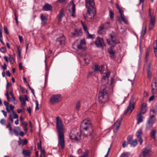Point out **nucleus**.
I'll return each instance as SVG.
<instances>
[{
  "mask_svg": "<svg viewBox=\"0 0 157 157\" xmlns=\"http://www.w3.org/2000/svg\"><path fill=\"white\" fill-rule=\"evenodd\" d=\"M56 128L58 134V145H60L62 149H63L65 146L63 125L61 119L59 116L56 117Z\"/></svg>",
  "mask_w": 157,
  "mask_h": 157,
  "instance_id": "1",
  "label": "nucleus"
},
{
  "mask_svg": "<svg viewBox=\"0 0 157 157\" xmlns=\"http://www.w3.org/2000/svg\"><path fill=\"white\" fill-rule=\"evenodd\" d=\"M81 134L87 136L91 134L93 131L92 126L89 119L84 120L81 122L80 125Z\"/></svg>",
  "mask_w": 157,
  "mask_h": 157,
  "instance_id": "2",
  "label": "nucleus"
},
{
  "mask_svg": "<svg viewBox=\"0 0 157 157\" xmlns=\"http://www.w3.org/2000/svg\"><path fill=\"white\" fill-rule=\"evenodd\" d=\"M110 38L107 40L108 44L111 46L110 48L108 50V52L109 54L110 57L114 59L115 57V52L113 51L112 48V47L115 46L116 44L119 43V40L116 38L115 34H110L109 35Z\"/></svg>",
  "mask_w": 157,
  "mask_h": 157,
  "instance_id": "3",
  "label": "nucleus"
},
{
  "mask_svg": "<svg viewBox=\"0 0 157 157\" xmlns=\"http://www.w3.org/2000/svg\"><path fill=\"white\" fill-rule=\"evenodd\" d=\"M86 6L87 8V12L84 17L91 19L93 18L95 14V9L94 8L95 3L94 0H86Z\"/></svg>",
  "mask_w": 157,
  "mask_h": 157,
  "instance_id": "4",
  "label": "nucleus"
},
{
  "mask_svg": "<svg viewBox=\"0 0 157 157\" xmlns=\"http://www.w3.org/2000/svg\"><path fill=\"white\" fill-rule=\"evenodd\" d=\"M105 85L101 86L98 94L99 101L101 103H105L109 100V94Z\"/></svg>",
  "mask_w": 157,
  "mask_h": 157,
  "instance_id": "5",
  "label": "nucleus"
},
{
  "mask_svg": "<svg viewBox=\"0 0 157 157\" xmlns=\"http://www.w3.org/2000/svg\"><path fill=\"white\" fill-rule=\"evenodd\" d=\"M67 9L69 11L71 15L73 17H75V5L72 1L68 4Z\"/></svg>",
  "mask_w": 157,
  "mask_h": 157,
  "instance_id": "6",
  "label": "nucleus"
},
{
  "mask_svg": "<svg viewBox=\"0 0 157 157\" xmlns=\"http://www.w3.org/2000/svg\"><path fill=\"white\" fill-rule=\"evenodd\" d=\"M62 99L60 94H54L51 97L50 102L52 104H54L60 102Z\"/></svg>",
  "mask_w": 157,
  "mask_h": 157,
  "instance_id": "7",
  "label": "nucleus"
},
{
  "mask_svg": "<svg viewBox=\"0 0 157 157\" xmlns=\"http://www.w3.org/2000/svg\"><path fill=\"white\" fill-rule=\"evenodd\" d=\"M134 96H132V97L130 100L128 106L126 111H125V113H126L129 110H130V113H131L132 111L135 108V102L134 101Z\"/></svg>",
  "mask_w": 157,
  "mask_h": 157,
  "instance_id": "8",
  "label": "nucleus"
},
{
  "mask_svg": "<svg viewBox=\"0 0 157 157\" xmlns=\"http://www.w3.org/2000/svg\"><path fill=\"white\" fill-rule=\"evenodd\" d=\"M151 151L148 146H146L142 151V155L144 157H147L150 156Z\"/></svg>",
  "mask_w": 157,
  "mask_h": 157,
  "instance_id": "9",
  "label": "nucleus"
},
{
  "mask_svg": "<svg viewBox=\"0 0 157 157\" xmlns=\"http://www.w3.org/2000/svg\"><path fill=\"white\" fill-rule=\"evenodd\" d=\"M95 43L98 47H100L102 48H103V46L104 45V44L103 40L102 38L99 37L97 38Z\"/></svg>",
  "mask_w": 157,
  "mask_h": 157,
  "instance_id": "10",
  "label": "nucleus"
},
{
  "mask_svg": "<svg viewBox=\"0 0 157 157\" xmlns=\"http://www.w3.org/2000/svg\"><path fill=\"white\" fill-rule=\"evenodd\" d=\"M142 134L143 132L141 129L138 130L136 132V135L137 138H139V141L140 145L142 144L143 142V140L141 138Z\"/></svg>",
  "mask_w": 157,
  "mask_h": 157,
  "instance_id": "11",
  "label": "nucleus"
},
{
  "mask_svg": "<svg viewBox=\"0 0 157 157\" xmlns=\"http://www.w3.org/2000/svg\"><path fill=\"white\" fill-rule=\"evenodd\" d=\"M151 86L152 93L155 94L157 91V82L156 79H153V82L151 84Z\"/></svg>",
  "mask_w": 157,
  "mask_h": 157,
  "instance_id": "12",
  "label": "nucleus"
},
{
  "mask_svg": "<svg viewBox=\"0 0 157 157\" xmlns=\"http://www.w3.org/2000/svg\"><path fill=\"white\" fill-rule=\"evenodd\" d=\"M66 38L63 35L57 38L56 39V42L58 43L60 45H64L65 43Z\"/></svg>",
  "mask_w": 157,
  "mask_h": 157,
  "instance_id": "13",
  "label": "nucleus"
},
{
  "mask_svg": "<svg viewBox=\"0 0 157 157\" xmlns=\"http://www.w3.org/2000/svg\"><path fill=\"white\" fill-rule=\"evenodd\" d=\"M121 119H120V120H117L113 125V131L114 132H116L119 128L121 124Z\"/></svg>",
  "mask_w": 157,
  "mask_h": 157,
  "instance_id": "14",
  "label": "nucleus"
},
{
  "mask_svg": "<svg viewBox=\"0 0 157 157\" xmlns=\"http://www.w3.org/2000/svg\"><path fill=\"white\" fill-rule=\"evenodd\" d=\"M110 73L107 72L105 75H103L102 78V82L104 84H107L109 81V78L110 75Z\"/></svg>",
  "mask_w": 157,
  "mask_h": 157,
  "instance_id": "15",
  "label": "nucleus"
},
{
  "mask_svg": "<svg viewBox=\"0 0 157 157\" xmlns=\"http://www.w3.org/2000/svg\"><path fill=\"white\" fill-rule=\"evenodd\" d=\"M86 49V42L85 39L83 38L80 40V44H79V49L85 50Z\"/></svg>",
  "mask_w": 157,
  "mask_h": 157,
  "instance_id": "16",
  "label": "nucleus"
},
{
  "mask_svg": "<svg viewBox=\"0 0 157 157\" xmlns=\"http://www.w3.org/2000/svg\"><path fill=\"white\" fill-rule=\"evenodd\" d=\"M147 105L146 103H143L141 106V110L139 113H141L142 114H145L147 110Z\"/></svg>",
  "mask_w": 157,
  "mask_h": 157,
  "instance_id": "17",
  "label": "nucleus"
},
{
  "mask_svg": "<svg viewBox=\"0 0 157 157\" xmlns=\"http://www.w3.org/2000/svg\"><path fill=\"white\" fill-rule=\"evenodd\" d=\"M72 48L73 52H77L78 49V40L74 42L72 45Z\"/></svg>",
  "mask_w": 157,
  "mask_h": 157,
  "instance_id": "18",
  "label": "nucleus"
},
{
  "mask_svg": "<svg viewBox=\"0 0 157 157\" xmlns=\"http://www.w3.org/2000/svg\"><path fill=\"white\" fill-rule=\"evenodd\" d=\"M154 121H151L148 120L146 124V128L147 129H150L154 123Z\"/></svg>",
  "mask_w": 157,
  "mask_h": 157,
  "instance_id": "19",
  "label": "nucleus"
},
{
  "mask_svg": "<svg viewBox=\"0 0 157 157\" xmlns=\"http://www.w3.org/2000/svg\"><path fill=\"white\" fill-rule=\"evenodd\" d=\"M87 56H86L85 58H83L82 57L80 56L79 62H84L86 65L88 64L89 63L90 59L87 58Z\"/></svg>",
  "mask_w": 157,
  "mask_h": 157,
  "instance_id": "20",
  "label": "nucleus"
},
{
  "mask_svg": "<svg viewBox=\"0 0 157 157\" xmlns=\"http://www.w3.org/2000/svg\"><path fill=\"white\" fill-rule=\"evenodd\" d=\"M142 114L139 113L136 115V119L137 120V124H139L140 123L143 121V117L141 115Z\"/></svg>",
  "mask_w": 157,
  "mask_h": 157,
  "instance_id": "21",
  "label": "nucleus"
},
{
  "mask_svg": "<svg viewBox=\"0 0 157 157\" xmlns=\"http://www.w3.org/2000/svg\"><path fill=\"white\" fill-rule=\"evenodd\" d=\"M52 8L51 6L48 3H46L43 6V9L44 11L50 10Z\"/></svg>",
  "mask_w": 157,
  "mask_h": 157,
  "instance_id": "22",
  "label": "nucleus"
},
{
  "mask_svg": "<svg viewBox=\"0 0 157 157\" xmlns=\"http://www.w3.org/2000/svg\"><path fill=\"white\" fill-rule=\"evenodd\" d=\"M18 143L19 145L21 144L23 146L27 143L28 141L27 139H25L23 141L22 140H21V138H19V141H18Z\"/></svg>",
  "mask_w": 157,
  "mask_h": 157,
  "instance_id": "23",
  "label": "nucleus"
},
{
  "mask_svg": "<svg viewBox=\"0 0 157 157\" xmlns=\"http://www.w3.org/2000/svg\"><path fill=\"white\" fill-rule=\"evenodd\" d=\"M64 11L63 9H62L60 10L59 14L58 15V17L59 18V20L60 21L62 19V18L64 16Z\"/></svg>",
  "mask_w": 157,
  "mask_h": 157,
  "instance_id": "24",
  "label": "nucleus"
},
{
  "mask_svg": "<svg viewBox=\"0 0 157 157\" xmlns=\"http://www.w3.org/2000/svg\"><path fill=\"white\" fill-rule=\"evenodd\" d=\"M156 134V132L155 129H153L151 130L150 133V136L151 137L154 139V140L155 139V135Z\"/></svg>",
  "mask_w": 157,
  "mask_h": 157,
  "instance_id": "25",
  "label": "nucleus"
},
{
  "mask_svg": "<svg viewBox=\"0 0 157 157\" xmlns=\"http://www.w3.org/2000/svg\"><path fill=\"white\" fill-rule=\"evenodd\" d=\"M23 154L25 156H30V152L29 150H24L22 151Z\"/></svg>",
  "mask_w": 157,
  "mask_h": 157,
  "instance_id": "26",
  "label": "nucleus"
},
{
  "mask_svg": "<svg viewBox=\"0 0 157 157\" xmlns=\"http://www.w3.org/2000/svg\"><path fill=\"white\" fill-rule=\"evenodd\" d=\"M103 67V65H102L101 66V67H99V66L96 64H95L93 67H92V68L95 72H96L98 71V70L100 69V67L101 68Z\"/></svg>",
  "mask_w": 157,
  "mask_h": 157,
  "instance_id": "27",
  "label": "nucleus"
},
{
  "mask_svg": "<svg viewBox=\"0 0 157 157\" xmlns=\"http://www.w3.org/2000/svg\"><path fill=\"white\" fill-rule=\"evenodd\" d=\"M81 25L82 26L83 29L85 32H86L88 30L87 25L86 23L85 22L83 21L82 20L81 21Z\"/></svg>",
  "mask_w": 157,
  "mask_h": 157,
  "instance_id": "28",
  "label": "nucleus"
},
{
  "mask_svg": "<svg viewBox=\"0 0 157 157\" xmlns=\"http://www.w3.org/2000/svg\"><path fill=\"white\" fill-rule=\"evenodd\" d=\"M146 27L147 26L146 24L145 23H144L143 24V30L141 32V35H143V36H144L146 33Z\"/></svg>",
  "mask_w": 157,
  "mask_h": 157,
  "instance_id": "29",
  "label": "nucleus"
},
{
  "mask_svg": "<svg viewBox=\"0 0 157 157\" xmlns=\"http://www.w3.org/2000/svg\"><path fill=\"white\" fill-rule=\"evenodd\" d=\"M15 128L16 129H14L13 132L16 136H18L19 134L18 132L20 130V128L19 127H16Z\"/></svg>",
  "mask_w": 157,
  "mask_h": 157,
  "instance_id": "30",
  "label": "nucleus"
},
{
  "mask_svg": "<svg viewBox=\"0 0 157 157\" xmlns=\"http://www.w3.org/2000/svg\"><path fill=\"white\" fill-rule=\"evenodd\" d=\"M40 19L45 24L47 21V18L44 17L43 14H41L40 16Z\"/></svg>",
  "mask_w": 157,
  "mask_h": 157,
  "instance_id": "31",
  "label": "nucleus"
},
{
  "mask_svg": "<svg viewBox=\"0 0 157 157\" xmlns=\"http://www.w3.org/2000/svg\"><path fill=\"white\" fill-rule=\"evenodd\" d=\"M103 25L105 29H108L110 27V23L109 21L105 22Z\"/></svg>",
  "mask_w": 157,
  "mask_h": 157,
  "instance_id": "32",
  "label": "nucleus"
},
{
  "mask_svg": "<svg viewBox=\"0 0 157 157\" xmlns=\"http://www.w3.org/2000/svg\"><path fill=\"white\" fill-rule=\"evenodd\" d=\"M6 127L7 128H9L10 133L12 134L13 133V131L10 123L9 122L8 123Z\"/></svg>",
  "mask_w": 157,
  "mask_h": 157,
  "instance_id": "33",
  "label": "nucleus"
},
{
  "mask_svg": "<svg viewBox=\"0 0 157 157\" xmlns=\"http://www.w3.org/2000/svg\"><path fill=\"white\" fill-rule=\"evenodd\" d=\"M4 103L5 105L6 106V109L7 112L9 113L10 112V111L9 109V103L8 102L6 101H5L4 102Z\"/></svg>",
  "mask_w": 157,
  "mask_h": 157,
  "instance_id": "34",
  "label": "nucleus"
},
{
  "mask_svg": "<svg viewBox=\"0 0 157 157\" xmlns=\"http://www.w3.org/2000/svg\"><path fill=\"white\" fill-rule=\"evenodd\" d=\"M109 13L110 18L111 20L113 19L114 17V13L113 12L111 9H109Z\"/></svg>",
  "mask_w": 157,
  "mask_h": 157,
  "instance_id": "35",
  "label": "nucleus"
},
{
  "mask_svg": "<svg viewBox=\"0 0 157 157\" xmlns=\"http://www.w3.org/2000/svg\"><path fill=\"white\" fill-rule=\"evenodd\" d=\"M21 103V107L23 109H24V107L26 104V101L25 100V98H23V99L20 101Z\"/></svg>",
  "mask_w": 157,
  "mask_h": 157,
  "instance_id": "36",
  "label": "nucleus"
},
{
  "mask_svg": "<svg viewBox=\"0 0 157 157\" xmlns=\"http://www.w3.org/2000/svg\"><path fill=\"white\" fill-rule=\"evenodd\" d=\"M71 34L73 37L78 36V29H75V32H72Z\"/></svg>",
  "mask_w": 157,
  "mask_h": 157,
  "instance_id": "37",
  "label": "nucleus"
},
{
  "mask_svg": "<svg viewBox=\"0 0 157 157\" xmlns=\"http://www.w3.org/2000/svg\"><path fill=\"white\" fill-rule=\"evenodd\" d=\"M131 144V146H133L134 147L136 146L137 144V141L136 139L132 141V142L130 143Z\"/></svg>",
  "mask_w": 157,
  "mask_h": 157,
  "instance_id": "38",
  "label": "nucleus"
},
{
  "mask_svg": "<svg viewBox=\"0 0 157 157\" xmlns=\"http://www.w3.org/2000/svg\"><path fill=\"white\" fill-rule=\"evenodd\" d=\"M121 18L123 22L127 24L128 23V21L127 19H126L125 16L124 14H122L121 15Z\"/></svg>",
  "mask_w": 157,
  "mask_h": 157,
  "instance_id": "39",
  "label": "nucleus"
},
{
  "mask_svg": "<svg viewBox=\"0 0 157 157\" xmlns=\"http://www.w3.org/2000/svg\"><path fill=\"white\" fill-rule=\"evenodd\" d=\"M105 29V28L103 25L101 26L98 29V32L100 34H101L102 33V30H103Z\"/></svg>",
  "mask_w": 157,
  "mask_h": 157,
  "instance_id": "40",
  "label": "nucleus"
},
{
  "mask_svg": "<svg viewBox=\"0 0 157 157\" xmlns=\"http://www.w3.org/2000/svg\"><path fill=\"white\" fill-rule=\"evenodd\" d=\"M70 138L71 140H78L77 137L75 135H70Z\"/></svg>",
  "mask_w": 157,
  "mask_h": 157,
  "instance_id": "41",
  "label": "nucleus"
},
{
  "mask_svg": "<svg viewBox=\"0 0 157 157\" xmlns=\"http://www.w3.org/2000/svg\"><path fill=\"white\" fill-rule=\"evenodd\" d=\"M156 45L154 47V49L155 50L154 53L156 57H157V40H156Z\"/></svg>",
  "mask_w": 157,
  "mask_h": 157,
  "instance_id": "42",
  "label": "nucleus"
},
{
  "mask_svg": "<svg viewBox=\"0 0 157 157\" xmlns=\"http://www.w3.org/2000/svg\"><path fill=\"white\" fill-rule=\"evenodd\" d=\"M150 117L148 120L151 121H154L153 118L155 117V115H153L151 112H150Z\"/></svg>",
  "mask_w": 157,
  "mask_h": 157,
  "instance_id": "43",
  "label": "nucleus"
},
{
  "mask_svg": "<svg viewBox=\"0 0 157 157\" xmlns=\"http://www.w3.org/2000/svg\"><path fill=\"white\" fill-rule=\"evenodd\" d=\"M129 155L128 152H124L121 154L120 157H128Z\"/></svg>",
  "mask_w": 157,
  "mask_h": 157,
  "instance_id": "44",
  "label": "nucleus"
},
{
  "mask_svg": "<svg viewBox=\"0 0 157 157\" xmlns=\"http://www.w3.org/2000/svg\"><path fill=\"white\" fill-rule=\"evenodd\" d=\"M86 32L87 33V38L92 39H93L94 38L93 35L90 34L89 32L88 31V30H87V31H86Z\"/></svg>",
  "mask_w": 157,
  "mask_h": 157,
  "instance_id": "45",
  "label": "nucleus"
},
{
  "mask_svg": "<svg viewBox=\"0 0 157 157\" xmlns=\"http://www.w3.org/2000/svg\"><path fill=\"white\" fill-rule=\"evenodd\" d=\"M132 137L131 136H129L127 138V142L128 144H129L130 143H131V141L132 140Z\"/></svg>",
  "mask_w": 157,
  "mask_h": 157,
  "instance_id": "46",
  "label": "nucleus"
},
{
  "mask_svg": "<svg viewBox=\"0 0 157 157\" xmlns=\"http://www.w3.org/2000/svg\"><path fill=\"white\" fill-rule=\"evenodd\" d=\"M40 157H45V151L44 150H41Z\"/></svg>",
  "mask_w": 157,
  "mask_h": 157,
  "instance_id": "47",
  "label": "nucleus"
},
{
  "mask_svg": "<svg viewBox=\"0 0 157 157\" xmlns=\"http://www.w3.org/2000/svg\"><path fill=\"white\" fill-rule=\"evenodd\" d=\"M117 29L118 30L120 34H122L124 32V29H123L121 27L120 28H118L117 27Z\"/></svg>",
  "mask_w": 157,
  "mask_h": 157,
  "instance_id": "48",
  "label": "nucleus"
},
{
  "mask_svg": "<svg viewBox=\"0 0 157 157\" xmlns=\"http://www.w3.org/2000/svg\"><path fill=\"white\" fill-rule=\"evenodd\" d=\"M155 17L151 18L150 23L155 25Z\"/></svg>",
  "mask_w": 157,
  "mask_h": 157,
  "instance_id": "49",
  "label": "nucleus"
},
{
  "mask_svg": "<svg viewBox=\"0 0 157 157\" xmlns=\"http://www.w3.org/2000/svg\"><path fill=\"white\" fill-rule=\"evenodd\" d=\"M37 147L38 148L41 150L42 149V147H41V140L40 141V143H38L37 144Z\"/></svg>",
  "mask_w": 157,
  "mask_h": 157,
  "instance_id": "50",
  "label": "nucleus"
},
{
  "mask_svg": "<svg viewBox=\"0 0 157 157\" xmlns=\"http://www.w3.org/2000/svg\"><path fill=\"white\" fill-rule=\"evenodd\" d=\"M147 75H148V78H151V75H152L151 72V71L150 70L147 71Z\"/></svg>",
  "mask_w": 157,
  "mask_h": 157,
  "instance_id": "51",
  "label": "nucleus"
},
{
  "mask_svg": "<svg viewBox=\"0 0 157 157\" xmlns=\"http://www.w3.org/2000/svg\"><path fill=\"white\" fill-rule=\"evenodd\" d=\"M155 25L153 24H152L150 23L149 27V30H151L153 29Z\"/></svg>",
  "mask_w": 157,
  "mask_h": 157,
  "instance_id": "52",
  "label": "nucleus"
},
{
  "mask_svg": "<svg viewBox=\"0 0 157 157\" xmlns=\"http://www.w3.org/2000/svg\"><path fill=\"white\" fill-rule=\"evenodd\" d=\"M6 50V48L4 47H2L0 49L1 52L3 53L5 52Z\"/></svg>",
  "mask_w": 157,
  "mask_h": 157,
  "instance_id": "53",
  "label": "nucleus"
},
{
  "mask_svg": "<svg viewBox=\"0 0 157 157\" xmlns=\"http://www.w3.org/2000/svg\"><path fill=\"white\" fill-rule=\"evenodd\" d=\"M21 123L23 127H24V126H27L28 124L27 122L26 121L23 122H21Z\"/></svg>",
  "mask_w": 157,
  "mask_h": 157,
  "instance_id": "54",
  "label": "nucleus"
},
{
  "mask_svg": "<svg viewBox=\"0 0 157 157\" xmlns=\"http://www.w3.org/2000/svg\"><path fill=\"white\" fill-rule=\"evenodd\" d=\"M9 119L10 121L12 122H13V115L11 114H10L9 117Z\"/></svg>",
  "mask_w": 157,
  "mask_h": 157,
  "instance_id": "55",
  "label": "nucleus"
},
{
  "mask_svg": "<svg viewBox=\"0 0 157 157\" xmlns=\"http://www.w3.org/2000/svg\"><path fill=\"white\" fill-rule=\"evenodd\" d=\"M10 94L12 98H13V100H12V101H14V100H15V98L14 96V95H13V92L12 91H10Z\"/></svg>",
  "mask_w": 157,
  "mask_h": 157,
  "instance_id": "56",
  "label": "nucleus"
},
{
  "mask_svg": "<svg viewBox=\"0 0 157 157\" xmlns=\"http://www.w3.org/2000/svg\"><path fill=\"white\" fill-rule=\"evenodd\" d=\"M155 94L152 93L153 95L151 96L149 99V101H151L153 100L154 98V94Z\"/></svg>",
  "mask_w": 157,
  "mask_h": 157,
  "instance_id": "57",
  "label": "nucleus"
},
{
  "mask_svg": "<svg viewBox=\"0 0 157 157\" xmlns=\"http://www.w3.org/2000/svg\"><path fill=\"white\" fill-rule=\"evenodd\" d=\"M128 142H127L126 141H124L122 144V147L123 148H124L125 147H126L128 144Z\"/></svg>",
  "mask_w": 157,
  "mask_h": 157,
  "instance_id": "58",
  "label": "nucleus"
},
{
  "mask_svg": "<svg viewBox=\"0 0 157 157\" xmlns=\"http://www.w3.org/2000/svg\"><path fill=\"white\" fill-rule=\"evenodd\" d=\"M0 122L2 124H4L6 123V120L4 119H2L0 121Z\"/></svg>",
  "mask_w": 157,
  "mask_h": 157,
  "instance_id": "59",
  "label": "nucleus"
},
{
  "mask_svg": "<svg viewBox=\"0 0 157 157\" xmlns=\"http://www.w3.org/2000/svg\"><path fill=\"white\" fill-rule=\"evenodd\" d=\"M4 31L5 33L6 34H9V32L8 31V29L5 26H4Z\"/></svg>",
  "mask_w": 157,
  "mask_h": 157,
  "instance_id": "60",
  "label": "nucleus"
},
{
  "mask_svg": "<svg viewBox=\"0 0 157 157\" xmlns=\"http://www.w3.org/2000/svg\"><path fill=\"white\" fill-rule=\"evenodd\" d=\"M17 51L18 53V55L19 56H21V50L19 48V47H17Z\"/></svg>",
  "mask_w": 157,
  "mask_h": 157,
  "instance_id": "61",
  "label": "nucleus"
},
{
  "mask_svg": "<svg viewBox=\"0 0 157 157\" xmlns=\"http://www.w3.org/2000/svg\"><path fill=\"white\" fill-rule=\"evenodd\" d=\"M157 112V110H155L154 109H151L150 110V112H151L152 114H153L154 113H155L156 112Z\"/></svg>",
  "mask_w": 157,
  "mask_h": 157,
  "instance_id": "62",
  "label": "nucleus"
},
{
  "mask_svg": "<svg viewBox=\"0 0 157 157\" xmlns=\"http://www.w3.org/2000/svg\"><path fill=\"white\" fill-rule=\"evenodd\" d=\"M9 60L11 63H12L14 61V59L13 57L10 56L9 58Z\"/></svg>",
  "mask_w": 157,
  "mask_h": 157,
  "instance_id": "63",
  "label": "nucleus"
},
{
  "mask_svg": "<svg viewBox=\"0 0 157 157\" xmlns=\"http://www.w3.org/2000/svg\"><path fill=\"white\" fill-rule=\"evenodd\" d=\"M118 10H119V12L121 14H121H123V11L122 9H121V8L118 9Z\"/></svg>",
  "mask_w": 157,
  "mask_h": 157,
  "instance_id": "64",
  "label": "nucleus"
}]
</instances>
